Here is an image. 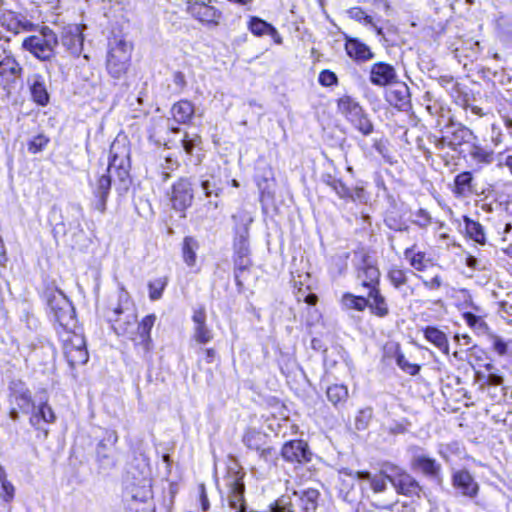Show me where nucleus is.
<instances>
[{
	"mask_svg": "<svg viewBox=\"0 0 512 512\" xmlns=\"http://www.w3.org/2000/svg\"><path fill=\"white\" fill-rule=\"evenodd\" d=\"M328 401L334 406H343L349 397L348 387L344 384H332L326 389Z\"/></svg>",
	"mask_w": 512,
	"mask_h": 512,
	"instance_id": "c03bdc74",
	"label": "nucleus"
},
{
	"mask_svg": "<svg viewBox=\"0 0 512 512\" xmlns=\"http://www.w3.org/2000/svg\"><path fill=\"white\" fill-rule=\"evenodd\" d=\"M30 94L32 101L38 106L45 107L50 102V95L47 91L44 79L41 75H36L30 85Z\"/></svg>",
	"mask_w": 512,
	"mask_h": 512,
	"instance_id": "37998d69",
	"label": "nucleus"
},
{
	"mask_svg": "<svg viewBox=\"0 0 512 512\" xmlns=\"http://www.w3.org/2000/svg\"><path fill=\"white\" fill-rule=\"evenodd\" d=\"M186 12L202 26L216 28L223 21L222 11L212 5L211 1L187 0Z\"/></svg>",
	"mask_w": 512,
	"mask_h": 512,
	"instance_id": "f8f14e48",
	"label": "nucleus"
},
{
	"mask_svg": "<svg viewBox=\"0 0 512 512\" xmlns=\"http://www.w3.org/2000/svg\"><path fill=\"white\" fill-rule=\"evenodd\" d=\"M29 413V424L37 432V436L47 438L49 434L48 425L56 421V414L48 401H41Z\"/></svg>",
	"mask_w": 512,
	"mask_h": 512,
	"instance_id": "f3484780",
	"label": "nucleus"
},
{
	"mask_svg": "<svg viewBox=\"0 0 512 512\" xmlns=\"http://www.w3.org/2000/svg\"><path fill=\"white\" fill-rule=\"evenodd\" d=\"M155 322L156 315L151 313L137 323L136 331L129 337L130 342L123 346L122 355L125 360L151 362L154 348L151 331Z\"/></svg>",
	"mask_w": 512,
	"mask_h": 512,
	"instance_id": "20e7f679",
	"label": "nucleus"
},
{
	"mask_svg": "<svg viewBox=\"0 0 512 512\" xmlns=\"http://www.w3.org/2000/svg\"><path fill=\"white\" fill-rule=\"evenodd\" d=\"M61 43L73 56L79 57L83 51L84 35L80 25L68 24L61 31Z\"/></svg>",
	"mask_w": 512,
	"mask_h": 512,
	"instance_id": "b1692460",
	"label": "nucleus"
},
{
	"mask_svg": "<svg viewBox=\"0 0 512 512\" xmlns=\"http://www.w3.org/2000/svg\"><path fill=\"white\" fill-rule=\"evenodd\" d=\"M200 248L198 240L194 236H185L181 243V257L185 265L194 268L197 265V251Z\"/></svg>",
	"mask_w": 512,
	"mask_h": 512,
	"instance_id": "79ce46f5",
	"label": "nucleus"
},
{
	"mask_svg": "<svg viewBox=\"0 0 512 512\" xmlns=\"http://www.w3.org/2000/svg\"><path fill=\"white\" fill-rule=\"evenodd\" d=\"M8 414L12 420H18L21 414H28L35 407L32 392L21 379L9 381L7 387Z\"/></svg>",
	"mask_w": 512,
	"mask_h": 512,
	"instance_id": "9d476101",
	"label": "nucleus"
},
{
	"mask_svg": "<svg viewBox=\"0 0 512 512\" xmlns=\"http://www.w3.org/2000/svg\"><path fill=\"white\" fill-rule=\"evenodd\" d=\"M424 339L438 349L442 354L448 356L450 343L448 334L436 325H426L420 329Z\"/></svg>",
	"mask_w": 512,
	"mask_h": 512,
	"instance_id": "7c9ffc66",
	"label": "nucleus"
},
{
	"mask_svg": "<svg viewBox=\"0 0 512 512\" xmlns=\"http://www.w3.org/2000/svg\"><path fill=\"white\" fill-rule=\"evenodd\" d=\"M355 288L359 291L365 292L364 296H370L372 293L381 288V284H377V282H367L364 284L355 283Z\"/></svg>",
	"mask_w": 512,
	"mask_h": 512,
	"instance_id": "0e129e2a",
	"label": "nucleus"
},
{
	"mask_svg": "<svg viewBox=\"0 0 512 512\" xmlns=\"http://www.w3.org/2000/svg\"><path fill=\"white\" fill-rule=\"evenodd\" d=\"M355 283L377 282L381 284V271L376 260L364 253L359 265L354 270Z\"/></svg>",
	"mask_w": 512,
	"mask_h": 512,
	"instance_id": "bb28decb",
	"label": "nucleus"
},
{
	"mask_svg": "<svg viewBox=\"0 0 512 512\" xmlns=\"http://www.w3.org/2000/svg\"><path fill=\"white\" fill-rule=\"evenodd\" d=\"M203 359L207 364H212L213 362L216 361V359L219 360V356L216 349L213 347L203 349Z\"/></svg>",
	"mask_w": 512,
	"mask_h": 512,
	"instance_id": "338daca9",
	"label": "nucleus"
},
{
	"mask_svg": "<svg viewBox=\"0 0 512 512\" xmlns=\"http://www.w3.org/2000/svg\"><path fill=\"white\" fill-rule=\"evenodd\" d=\"M387 357L394 358L397 366L406 374L416 376L420 373L421 365L417 363H410L402 351L401 345L398 342L389 344V351Z\"/></svg>",
	"mask_w": 512,
	"mask_h": 512,
	"instance_id": "58836bf2",
	"label": "nucleus"
},
{
	"mask_svg": "<svg viewBox=\"0 0 512 512\" xmlns=\"http://www.w3.org/2000/svg\"><path fill=\"white\" fill-rule=\"evenodd\" d=\"M340 302L348 310L357 312L368 310L372 316L379 319L386 318L391 313V305L388 298L384 295L382 288L370 296L345 292L342 294Z\"/></svg>",
	"mask_w": 512,
	"mask_h": 512,
	"instance_id": "423d86ee",
	"label": "nucleus"
},
{
	"mask_svg": "<svg viewBox=\"0 0 512 512\" xmlns=\"http://www.w3.org/2000/svg\"><path fill=\"white\" fill-rule=\"evenodd\" d=\"M453 488L462 496L474 499L478 496L480 486L468 469H457L451 474Z\"/></svg>",
	"mask_w": 512,
	"mask_h": 512,
	"instance_id": "a211bd4d",
	"label": "nucleus"
},
{
	"mask_svg": "<svg viewBox=\"0 0 512 512\" xmlns=\"http://www.w3.org/2000/svg\"><path fill=\"white\" fill-rule=\"evenodd\" d=\"M325 183L343 200H355L361 198L364 194V189L356 187L353 191L343 182L342 179L334 178L329 175Z\"/></svg>",
	"mask_w": 512,
	"mask_h": 512,
	"instance_id": "a19ab883",
	"label": "nucleus"
},
{
	"mask_svg": "<svg viewBox=\"0 0 512 512\" xmlns=\"http://www.w3.org/2000/svg\"><path fill=\"white\" fill-rule=\"evenodd\" d=\"M282 459L295 467L304 466L313 459V452L304 439H291L283 443L280 449Z\"/></svg>",
	"mask_w": 512,
	"mask_h": 512,
	"instance_id": "4468645a",
	"label": "nucleus"
},
{
	"mask_svg": "<svg viewBox=\"0 0 512 512\" xmlns=\"http://www.w3.org/2000/svg\"><path fill=\"white\" fill-rule=\"evenodd\" d=\"M36 31L39 35H30L23 39L22 48L40 61L52 60L59 44L57 34L47 25H38Z\"/></svg>",
	"mask_w": 512,
	"mask_h": 512,
	"instance_id": "1a4fd4ad",
	"label": "nucleus"
},
{
	"mask_svg": "<svg viewBox=\"0 0 512 512\" xmlns=\"http://www.w3.org/2000/svg\"><path fill=\"white\" fill-rule=\"evenodd\" d=\"M462 221V236L468 241H472L480 246H485L488 242L485 227L479 221L467 215L462 216Z\"/></svg>",
	"mask_w": 512,
	"mask_h": 512,
	"instance_id": "72a5a7b5",
	"label": "nucleus"
},
{
	"mask_svg": "<svg viewBox=\"0 0 512 512\" xmlns=\"http://www.w3.org/2000/svg\"><path fill=\"white\" fill-rule=\"evenodd\" d=\"M388 103L398 110H407L411 105L409 87L405 83H396L386 94Z\"/></svg>",
	"mask_w": 512,
	"mask_h": 512,
	"instance_id": "4c0bfd02",
	"label": "nucleus"
},
{
	"mask_svg": "<svg viewBox=\"0 0 512 512\" xmlns=\"http://www.w3.org/2000/svg\"><path fill=\"white\" fill-rule=\"evenodd\" d=\"M297 497V510L295 512H317L321 503V492L317 488H306L299 492L294 491Z\"/></svg>",
	"mask_w": 512,
	"mask_h": 512,
	"instance_id": "2f4dec72",
	"label": "nucleus"
},
{
	"mask_svg": "<svg viewBox=\"0 0 512 512\" xmlns=\"http://www.w3.org/2000/svg\"><path fill=\"white\" fill-rule=\"evenodd\" d=\"M423 287L429 291L439 290L443 285V277L440 274H436L430 279L419 277Z\"/></svg>",
	"mask_w": 512,
	"mask_h": 512,
	"instance_id": "680f3d73",
	"label": "nucleus"
},
{
	"mask_svg": "<svg viewBox=\"0 0 512 512\" xmlns=\"http://www.w3.org/2000/svg\"><path fill=\"white\" fill-rule=\"evenodd\" d=\"M318 82L323 87H332L337 86L339 80L335 72L330 69H323L318 75Z\"/></svg>",
	"mask_w": 512,
	"mask_h": 512,
	"instance_id": "13d9d810",
	"label": "nucleus"
},
{
	"mask_svg": "<svg viewBox=\"0 0 512 512\" xmlns=\"http://www.w3.org/2000/svg\"><path fill=\"white\" fill-rule=\"evenodd\" d=\"M201 187H202L203 192H204L206 197H210L212 195L218 197V196H220L222 194V189L221 188H217L216 190H212L211 189V184H210L209 180H203L201 182Z\"/></svg>",
	"mask_w": 512,
	"mask_h": 512,
	"instance_id": "774afa93",
	"label": "nucleus"
},
{
	"mask_svg": "<svg viewBox=\"0 0 512 512\" xmlns=\"http://www.w3.org/2000/svg\"><path fill=\"white\" fill-rule=\"evenodd\" d=\"M337 112L363 136L374 132V124L363 106L352 96L344 94L336 99Z\"/></svg>",
	"mask_w": 512,
	"mask_h": 512,
	"instance_id": "6e6552de",
	"label": "nucleus"
},
{
	"mask_svg": "<svg viewBox=\"0 0 512 512\" xmlns=\"http://www.w3.org/2000/svg\"><path fill=\"white\" fill-rule=\"evenodd\" d=\"M344 49L348 57L359 64L366 63L375 56L371 48L356 37H346Z\"/></svg>",
	"mask_w": 512,
	"mask_h": 512,
	"instance_id": "c756f323",
	"label": "nucleus"
},
{
	"mask_svg": "<svg viewBox=\"0 0 512 512\" xmlns=\"http://www.w3.org/2000/svg\"><path fill=\"white\" fill-rule=\"evenodd\" d=\"M386 467L390 471L389 483L398 495L417 499L423 496V486L407 470L393 462L388 463Z\"/></svg>",
	"mask_w": 512,
	"mask_h": 512,
	"instance_id": "9b49d317",
	"label": "nucleus"
},
{
	"mask_svg": "<svg viewBox=\"0 0 512 512\" xmlns=\"http://www.w3.org/2000/svg\"><path fill=\"white\" fill-rule=\"evenodd\" d=\"M232 262L235 284L238 291L244 290V280L253 267L249 243V228L243 225L236 228L232 242Z\"/></svg>",
	"mask_w": 512,
	"mask_h": 512,
	"instance_id": "39448f33",
	"label": "nucleus"
},
{
	"mask_svg": "<svg viewBox=\"0 0 512 512\" xmlns=\"http://www.w3.org/2000/svg\"><path fill=\"white\" fill-rule=\"evenodd\" d=\"M23 75V67L11 54L0 60V82L3 88H11Z\"/></svg>",
	"mask_w": 512,
	"mask_h": 512,
	"instance_id": "a878e982",
	"label": "nucleus"
},
{
	"mask_svg": "<svg viewBox=\"0 0 512 512\" xmlns=\"http://www.w3.org/2000/svg\"><path fill=\"white\" fill-rule=\"evenodd\" d=\"M414 274L412 270L399 264H392L386 270V279L390 286L401 291L409 287V276Z\"/></svg>",
	"mask_w": 512,
	"mask_h": 512,
	"instance_id": "e433bc0d",
	"label": "nucleus"
},
{
	"mask_svg": "<svg viewBox=\"0 0 512 512\" xmlns=\"http://www.w3.org/2000/svg\"><path fill=\"white\" fill-rule=\"evenodd\" d=\"M471 138H476V136L468 127L462 124L451 125L442 135L438 146L441 148L447 146L452 150H456L464 144L468 143Z\"/></svg>",
	"mask_w": 512,
	"mask_h": 512,
	"instance_id": "4be33fe9",
	"label": "nucleus"
},
{
	"mask_svg": "<svg viewBox=\"0 0 512 512\" xmlns=\"http://www.w3.org/2000/svg\"><path fill=\"white\" fill-rule=\"evenodd\" d=\"M241 441L249 451L257 453L263 459H267L275 451L270 443L269 434L254 427H247L244 430Z\"/></svg>",
	"mask_w": 512,
	"mask_h": 512,
	"instance_id": "2eb2a0df",
	"label": "nucleus"
},
{
	"mask_svg": "<svg viewBox=\"0 0 512 512\" xmlns=\"http://www.w3.org/2000/svg\"><path fill=\"white\" fill-rule=\"evenodd\" d=\"M195 104L188 99H180L172 104L170 115L178 125H191L195 117Z\"/></svg>",
	"mask_w": 512,
	"mask_h": 512,
	"instance_id": "f704fd0d",
	"label": "nucleus"
},
{
	"mask_svg": "<svg viewBox=\"0 0 512 512\" xmlns=\"http://www.w3.org/2000/svg\"><path fill=\"white\" fill-rule=\"evenodd\" d=\"M0 24L2 28L13 34L36 31L38 28L37 24L26 18H21L20 15L14 11L4 12L0 17Z\"/></svg>",
	"mask_w": 512,
	"mask_h": 512,
	"instance_id": "c85d7f7f",
	"label": "nucleus"
},
{
	"mask_svg": "<svg viewBox=\"0 0 512 512\" xmlns=\"http://www.w3.org/2000/svg\"><path fill=\"white\" fill-rule=\"evenodd\" d=\"M269 512H295L292 499L288 495H281L268 505Z\"/></svg>",
	"mask_w": 512,
	"mask_h": 512,
	"instance_id": "603ef678",
	"label": "nucleus"
},
{
	"mask_svg": "<svg viewBox=\"0 0 512 512\" xmlns=\"http://www.w3.org/2000/svg\"><path fill=\"white\" fill-rule=\"evenodd\" d=\"M50 143V138L45 133H39L27 142V150L30 154L44 151Z\"/></svg>",
	"mask_w": 512,
	"mask_h": 512,
	"instance_id": "864d4df0",
	"label": "nucleus"
},
{
	"mask_svg": "<svg viewBox=\"0 0 512 512\" xmlns=\"http://www.w3.org/2000/svg\"><path fill=\"white\" fill-rule=\"evenodd\" d=\"M169 278L167 276L158 277L147 283L148 296L151 301L162 298L163 293L168 285Z\"/></svg>",
	"mask_w": 512,
	"mask_h": 512,
	"instance_id": "de8ad7c7",
	"label": "nucleus"
},
{
	"mask_svg": "<svg viewBox=\"0 0 512 512\" xmlns=\"http://www.w3.org/2000/svg\"><path fill=\"white\" fill-rule=\"evenodd\" d=\"M244 472L237 470L225 476L226 495L228 507L234 512H247L245 499Z\"/></svg>",
	"mask_w": 512,
	"mask_h": 512,
	"instance_id": "ddd939ff",
	"label": "nucleus"
},
{
	"mask_svg": "<svg viewBox=\"0 0 512 512\" xmlns=\"http://www.w3.org/2000/svg\"><path fill=\"white\" fill-rule=\"evenodd\" d=\"M105 320L117 336L128 335L138 323L135 305L127 292H121L103 311Z\"/></svg>",
	"mask_w": 512,
	"mask_h": 512,
	"instance_id": "7ed1b4c3",
	"label": "nucleus"
},
{
	"mask_svg": "<svg viewBox=\"0 0 512 512\" xmlns=\"http://www.w3.org/2000/svg\"><path fill=\"white\" fill-rule=\"evenodd\" d=\"M388 463L391 462H383L381 464V469L377 474H371L368 470H358L355 472H348L346 474L359 480L368 481L370 490L374 494H381L387 490V482H389L390 471L386 467Z\"/></svg>",
	"mask_w": 512,
	"mask_h": 512,
	"instance_id": "aec40b11",
	"label": "nucleus"
},
{
	"mask_svg": "<svg viewBox=\"0 0 512 512\" xmlns=\"http://www.w3.org/2000/svg\"><path fill=\"white\" fill-rule=\"evenodd\" d=\"M152 497V483L150 478H143L140 491L136 486L132 488V498L125 507V512H155V508L147 502Z\"/></svg>",
	"mask_w": 512,
	"mask_h": 512,
	"instance_id": "6ab92c4d",
	"label": "nucleus"
},
{
	"mask_svg": "<svg viewBox=\"0 0 512 512\" xmlns=\"http://www.w3.org/2000/svg\"><path fill=\"white\" fill-rule=\"evenodd\" d=\"M413 223L420 228H427L432 224V217L427 210L420 208L414 214Z\"/></svg>",
	"mask_w": 512,
	"mask_h": 512,
	"instance_id": "bf43d9fd",
	"label": "nucleus"
},
{
	"mask_svg": "<svg viewBox=\"0 0 512 512\" xmlns=\"http://www.w3.org/2000/svg\"><path fill=\"white\" fill-rule=\"evenodd\" d=\"M191 319L194 324L193 339L200 345H205L213 340V331L207 324V313L204 305L193 309Z\"/></svg>",
	"mask_w": 512,
	"mask_h": 512,
	"instance_id": "5701e85b",
	"label": "nucleus"
},
{
	"mask_svg": "<svg viewBox=\"0 0 512 512\" xmlns=\"http://www.w3.org/2000/svg\"><path fill=\"white\" fill-rule=\"evenodd\" d=\"M398 74L395 67L385 61L373 63L369 68V81L377 87H387L397 83Z\"/></svg>",
	"mask_w": 512,
	"mask_h": 512,
	"instance_id": "412c9836",
	"label": "nucleus"
},
{
	"mask_svg": "<svg viewBox=\"0 0 512 512\" xmlns=\"http://www.w3.org/2000/svg\"><path fill=\"white\" fill-rule=\"evenodd\" d=\"M247 28L256 37L268 35L275 44L281 45L283 43V38L278 30L271 23L258 16H250L248 18Z\"/></svg>",
	"mask_w": 512,
	"mask_h": 512,
	"instance_id": "473e14b6",
	"label": "nucleus"
},
{
	"mask_svg": "<svg viewBox=\"0 0 512 512\" xmlns=\"http://www.w3.org/2000/svg\"><path fill=\"white\" fill-rule=\"evenodd\" d=\"M117 440L118 436L115 431H109L106 433V437L100 440L97 444L96 455L98 461L109 459L111 457L110 453L108 452L109 449L107 447V443L111 447L116 444Z\"/></svg>",
	"mask_w": 512,
	"mask_h": 512,
	"instance_id": "09e8293b",
	"label": "nucleus"
},
{
	"mask_svg": "<svg viewBox=\"0 0 512 512\" xmlns=\"http://www.w3.org/2000/svg\"><path fill=\"white\" fill-rule=\"evenodd\" d=\"M373 148L385 159H389L388 140L386 138L375 139Z\"/></svg>",
	"mask_w": 512,
	"mask_h": 512,
	"instance_id": "e2e57ef3",
	"label": "nucleus"
},
{
	"mask_svg": "<svg viewBox=\"0 0 512 512\" xmlns=\"http://www.w3.org/2000/svg\"><path fill=\"white\" fill-rule=\"evenodd\" d=\"M473 174L471 171H463L454 177L451 192L456 198H464L473 193Z\"/></svg>",
	"mask_w": 512,
	"mask_h": 512,
	"instance_id": "ea45409f",
	"label": "nucleus"
},
{
	"mask_svg": "<svg viewBox=\"0 0 512 512\" xmlns=\"http://www.w3.org/2000/svg\"><path fill=\"white\" fill-rule=\"evenodd\" d=\"M462 318L471 329L486 334L490 332V328L482 316L465 311L462 313Z\"/></svg>",
	"mask_w": 512,
	"mask_h": 512,
	"instance_id": "8fccbe9b",
	"label": "nucleus"
},
{
	"mask_svg": "<svg viewBox=\"0 0 512 512\" xmlns=\"http://www.w3.org/2000/svg\"><path fill=\"white\" fill-rule=\"evenodd\" d=\"M197 492L201 511L208 512L211 508V503L208 497L206 485L204 483H199L197 485Z\"/></svg>",
	"mask_w": 512,
	"mask_h": 512,
	"instance_id": "052dcab7",
	"label": "nucleus"
},
{
	"mask_svg": "<svg viewBox=\"0 0 512 512\" xmlns=\"http://www.w3.org/2000/svg\"><path fill=\"white\" fill-rule=\"evenodd\" d=\"M293 294L297 302H304L309 306H315L318 303V296L311 292V276L309 273L304 275H292Z\"/></svg>",
	"mask_w": 512,
	"mask_h": 512,
	"instance_id": "cd10ccee",
	"label": "nucleus"
},
{
	"mask_svg": "<svg viewBox=\"0 0 512 512\" xmlns=\"http://www.w3.org/2000/svg\"><path fill=\"white\" fill-rule=\"evenodd\" d=\"M403 255L410 267L416 272H424L433 265V259L425 251L419 250L417 244L405 248Z\"/></svg>",
	"mask_w": 512,
	"mask_h": 512,
	"instance_id": "c9c22d12",
	"label": "nucleus"
},
{
	"mask_svg": "<svg viewBox=\"0 0 512 512\" xmlns=\"http://www.w3.org/2000/svg\"><path fill=\"white\" fill-rule=\"evenodd\" d=\"M170 201L176 211L185 212L193 203L194 190L191 180L187 177L178 178L171 186Z\"/></svg>",
	"mask_w": 512,
	"mask_h": 512,
	"instance_id": "dca6fc26",
	"label": "nucleus"
},
{
	"mask_svg": "<svg viewBox=\"0 0 512 512\" xmlns=\"http://www.w3.org/2000/svg\"><path fill=\"white\" fill-rule=\"evenodd\" d=\"M220 203L218 201L209 200L199 208L200 218L202 220L216 221L219 218Z\"/></svg>",
	"mask_w": 512,
	"mask_h": 512,
	"instance_id": "5fc2aeb1",
	"label": "nucleus"
},
{
	"mask_svg": "<svg viewBox=\"0 0 512 512\" xmlns=\"http://www.w3.org/2000/svg\"><path fill=\"white\" fill-rule=\"evenodd\" d=\"M410 465L413 470L420 472L423 476L438 482L442 481V466L435 458L427 454H415Z\"/></svg>",
	"mask_w": 512,
	"mask_h": 512,
	"instance_id": "393cba45",
	"label": "nucleus"
},
{
	"mask_svg": "<svg viewBox=\"0 0 512 512\" xmlns=\"http://www.w3.org/2000/svg\"><path fill=\"white\" fill-rule=\"evenodd\" d=\"M347 15L350 19L362 24L363 26H370L376 28L374 20L362 7L354 6L347 10Z\"/></svg>",
	"mask_w": 512,
	"mask_h": 512,
	"instance_id": "3c124183",
	"label": "nucleus"
},
{
	"mask_svg": "<svg viewBox=\"0 0 512 512\" xmlns=\"http://www.w3.org/2000/svg\"><path fill=\"white\" fill-rule=\"evenodd\" d=\"M1 490H0V498L5 503H11L16 494L15 486L11 481L8 480L6 471L2 473L0 476Z\"/></svg>",
	"mask_w": 512,
	"mask_h": 512,
	"instance_id": "6e6d98bb",
	"label": "nucleus"
},
{
	"mask_svg": "<svg viewBox=\"0 0 512 512\" xmlns=\"http://www.w3.org/2000/svg\"><path fill=\"white\" fill-rule=\"evenodd\" d=\"M133 44L123 36H114L109 41L106 56V70L114 79H120L128 73L131 67Z\"/></svg>",
	"mask_w": 512,
	"mask_h": 512,
	"instance_id": "0eeeda50",
	"label": "nucleus"
},
{
	"mask_svg": "<svg viewBox=\"0 0 512 512\" xmlns=\"http://www.w3.org/2000/svg\"><path fill=\"white\" fill-rule=\"evenodd\" d=\"M46 298L65 361L71 369L85 365L89 352L84 335L76 330L77 319L71 301L59 289L47 291Z\"/></svg>",
	"mask_w": 512,
	"mask_h": 512,
	"instance_id": "f257e3e1",
	"label": "nucleus"
},
{
	"mask_svg": "<svg viewBox=\"0 0 512 512\" xmlns=\"http://www.w3.org/2000/svg\"><path fill=\"white\" fill-rule=\"evenodd\" d=\"M131 146L128 142L114 140L110 145L106 172L97 177L92 186L94 201L93 210L104 214L107 209V199L110 194L112 179L127 184L131 181Z\"/></svg>",
	"mask_w": 512,
	"mask_h": 512,
	"instance_id": "f03ea898",
	"label": "nucleus"
},
{
	"mask_svg": "<svg viewBox=\"0 0 512 512\" xmlns=\"http://www.w3.org/2000/svg\"><path fill=\"white\" fill-rule=\"evenodd\" d=\"M375 30H376L377 35L382 37L381 40H382L384 46L393 47V46L397 45L396 40L394 38L390 37L391 34H395L394 31L388 30L387 33H384L383 28H381V27H376Z\"/></svg>",
	"mask_w": 512,
	"mask_h": 512,
	"instance_id": "69168bd1",
	"label": "nucleus"
},
{
	"mask_svg": "<svg viewBox=\"0 0 512 512\" xmlns=\"http://www.w3.org/2000/svg\"><path fill=\"white\" fill-rule=\"evenodd\" d=\"M181 144L188 156H194L203 151V139L199 133L185 132Z\"/></svg>",
	"mask_w": 512,
	"mask_h": 512,
	"instance_id": "a18cd8bd",
	"label": "nucleus"
},
{
	"mask_svg": "<svg viewBox=\"0 0 512 512\" xmlns=\"http://www.w3.org/2000/svg\"><path fill=\"white\" fill-rule=\"evenodd\" d=\"M471 159L480 165H489L494 161V152L492 149L473 143L469 152Z\"/></svg>",
	"mask_w": 512,
	"mask_h": 512,
	"instance_id": "49530a36",
	"label": "nucleus"
},
{
	"mask_svg": "<svg viewBox=\"0 0 512 512\" xmlns=\"http://www.w3.org/2000/svg\"><path fill=\"white\" fill-rule=\"evenodd\" d=\"M490 341H491V349L499 356H505L509 350V342L505 341L500 336L492 333L491 331L488 333Z\"/></svg>",
	"mask_w": 512,
	"mask_h": 512,
	"instance_id": "4d7b16f0",
	"label": "nucleus"
}]
</instances>
